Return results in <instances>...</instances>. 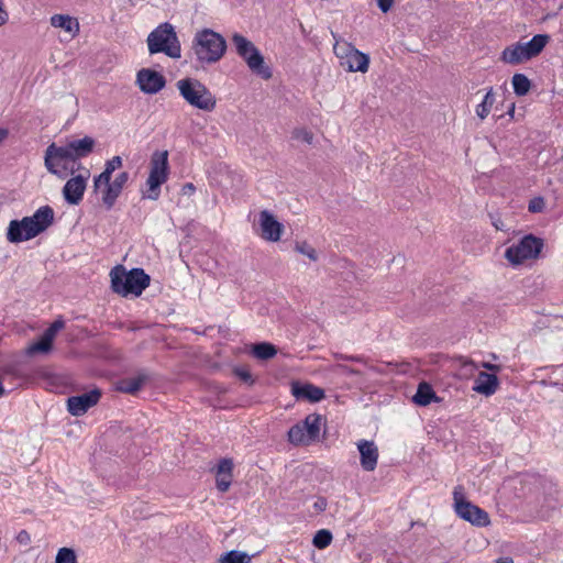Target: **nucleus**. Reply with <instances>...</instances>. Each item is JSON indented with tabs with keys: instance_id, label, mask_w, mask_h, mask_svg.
Here are the masks:
<instances>
[{
	"instance_id": "ea45409f",
	"label": "nucleus",
	"mask_w": 563,
	"mask_h": 563,
	"mask_svg": "<svg viewBox=\"0 0 563 563\" xmlns=\"http://www.w3.org/2000/svg\"><path fill=\"white\" fill-rule=\"evenodd\" d=\"M233 372L234 375L239 377L242 382L249 385H252L254 383L252 374L246 367H235Z\"/></svg>"
},
{
	"instance_id": "a18cd8bd",
	"label": "nucleus",
	"mask_w": 563,
	"mask_h": 563,
	"mask_svg": "<svg viewBox=\"0 0 563 563\" xmlns=\"http://www.w3.org/2000/svg\"><path fill=\"white\" fill-rule=\"evenodd\" d=\"M327 506H328V503H327V499L323 498V497H319L314 504H313V508L318 511V512H322L327 509Z\"/></svg>"
},
{
	"instance_id": "de8ad7c7",
	"label": "nucleus",
	"mask_w": 563,
	"mask_h": 563,
	"mask_svg": "<svg viewBox=\"0 0 563 563\" xmlns=\"http://www.w3.org/2000/svg\"><path fill=\"white\" fill-rule=\"evenodd\" d=\"M195 35H221L219 32L213 31L209 27H203L201 30H198Z\"/></svg>"
},
{
	"instance_id": "0eeeda50",
	"label": "nucleus",
	"mask_w": 563,
	"mask_h": 563,
	"mask_svg": "<svg viewBox=\"0 0 563 563\" xmlns=\"http://www.w3.org/2000/svg\"><path fill=\"white\" fill-rule=\"evenodd\" d=\"M233 40L239 56L246 63L252 74L264 80L271 79L273 71L260 49L247 37H233Z\"/></svg>"
},
{
	"instance_id": "a878e982",
	"label": "nucleus",
	"mask_w": 563,
	"mask_h": 563,
	"mask_svg": "<svg viewBox=\"0 0 563 563\" xmlns=\"http://www.w3.org/2000/svg\"><path fill=\"white\" fill-rule=\"evenodd\" d=\"M253 355L258 360H269L277 354V349L268 342L256 343L252 346Z\"/></svg>"
},
{
	"instance_id": "f3484780",
	"label": "nucleus",
	"mask_w": 563,
	"mask_h": 563,
	"mask_svg": "<svg viewBox=\"0 0 563 563\" xmlns=\"http://www.w3.org/2000/svg\"><path fill=\"white\" fill-rule=\"evenodd\" d=\"M151 54L165 53L172 58L180 57V43L178 37H147Z\"/></svg>"
},
{
	"instance_id": "cd10ccee",
	"label": "nucleus",
	"mask_w": 563,
	"mask_h": 563,
	"mask_svg": "<svg viewBox=\"0 0 563 563\" xmlns=\"http://www.w3.org/2000/svg\"><path fill=\"white\" fill-rule=\"evenodd\" d=\"M511 84L514 92L519 97L526 96L531 88V81L525 74H515Z\"/></svg>"
},
{
	"instance_id": "f03ea898",
	"label": "nucleus",
	"mask_w": 563,
	"mask_h": 563,
	"mask_svg": "<svg viewBox=\"0 0 563 563\" xmlns=\"http://www.w3.org/2000/svg\"><path fill=\"white\" fill-rule=\"evenodd\" d=\"M111 288L113 292L128 297L133 295L135 297L148 287L151 278L143 268H132L126 271L122 265L112 268L111 273Z\"/></svg>"
},
{
	"instance_id": "4be33fe9",
	"label": "nucleus",
	"mask_w": 563,
	"mask_h": 563,
	"mask_svg": "<svg viewBox=\"0 0 563 563\" xmlns=\"http://www.w3.org/2000/svg\"><path fill=\"white\" fill-rule=\"evenodd\" d=\"M498 385L499 380L495 374L479 372L474 382L473 390L484 396H490L495 394Z\"/></svg>"
},
{
	"instance_id": "1a4fd4ad",
	"label": "nucleus",
	"mask_w": 563,
	"mask_h": 563,
	"mask_svg": "<svg viewBox=\"0 0 563 563\" xmlns=\"http://www.w3.org/2000/svg\"><path fill=\"white\" fill-rule=\"evenodd\" d=\"M453 500L454 511L461 519L476 527H487L490 523L487 511L466 499L462 485L454 487Z\"/></svg>"
},
{
	"instance_id": "6e6552de",
	"label": "nucleus",
	"mask_w": 563,
	"mask_h": 563,
	"mask_svg": "<svg viewBox=\"0 0 563 563\" xmlns=\"http://www.w3.org/2000/svg\"><path fill=\"white\" fill-rule=\"evenodd\" d=\"M333 52L340 60V66L347 71L365 73L368 68V56L356 49L344 37H334Z\"/></svg>"
},
{
	"instance_id": "4c0bfd02",
	"label": "nucleus",
	"mask_w": 563,
	"mask_h": 563,
	"mask_svg": "<svg viewBox=\"0 0 563 563\" xmlns=\"http://www.w3.org/2000/svg\"><path fill=\"white\" fill-rule=\"evenodd\" d=\"M111 177H112L111 172H109L104 168L100 175H98L93 178L95 190H97L100 187V185H102V184L106 185V187H108V184L111 183Z\"/></svg>"
},
{
	"instance_id": "8fccbe9b",
	"label": "nucleus",
	"mask_w": 563,
	"mask_h": 563,
	"mask_svg": "<svg viewBox=\"0 0 563 563\" xmlns=\"http://www.w3.org/2000/svg\"><path fill=\"white\" fill-rule=\"evenodd\" d=\"M483 367L488 369V371H492V372H499L500 371V366L499 365H495V364H490V363H483Z\"/></svg>"
},
{
	"instance_id": "473e14b6",
	"label": "nucleus",
	"mask_w": 563,
	"mask_h": 563,
	"mask_svg": "<svg viewBox=\"0 0 563 563\" xmlns=\"http://www.w3.org/2000/svg\"><path fill=\"white\" fill-rule=\"evenodd\" d=\"M55 563H77L75 551L69 548L59 549Z\"/></svg>"
},
{
	"instance_id": "5fc2aeb1",
	"label": "nucleus",
	"mask_w": 563,
	"mask_h": 563,
	"mask_svg": "<svg viewBox=\"0 0 563 563\" xmlns=\"http://www.w3.org/2000/svg\"><path fill=\"white\" fill-rule=\"evenodd\" d=\"M4 388L2 386V384L0 383V397H2L4 395Z\"/></svg>"
},
{
	"instance_id": "7ed1b4c3",
	"label": "nucleus",
	"mask_w": 563,
	"mask_h": 563,
	"mask_svg": "<svg viewBox=\"0 0 563 563\" xmlns=\"http://www.w3.org/2000/svg\"><path fill=\"white\" fill-rule=\"evenodd\" d=\"M180 96L192 107L212 111L216 108L217 99L211 91L198 79L184 78L177 81Z\"/></svg>"
},
{
	"instance_id": "58836bf2",
	"label": "nucleus",
	"mask_w": 563,
	"mask_h": 563,
	"mask_svg": "<svg viewBox=\"0 0 563 563\" xmlns=\"http://www.w3.org/2000/svg\"><path fill=\"white\" fill-rule=\"evenodd\" d=\"M292 137L296 140H300L307 144H311L313 140V134L306 129H296L292 132Z\"/></svg>"
},
{
	"instance_id": "c85d7f7f",
	"label": "nucleus",
	"mask_w": 563,
	"mask_h": 563,
	"mask_svg": "<svg viewBox=\"0 0 563 563\" xmlns=\"http://www.w3.org/2000/svg\"><path fill=\"white\" fill-rule=\"evenodd\" d=\"M495 103V96L493 88L490 87L486 95L484 96L483 101L476 107V114L481 120H484L489 114L493 106Z\"/></svg>"
},
{
	"instance_id": "3c124183",
	"label": "nucleus",
	"mask_w": 563,
	"mask_h": 563,
	"mask_svg": "<svg viewBox=\"0 0 563 563\" xmlns=\"http://www.w3.org/2000/svg\"><path fill=\"white\" fill-rule=\"evenodd\" d=\"M378 8L383 13H387V0H376Z\"/></svg>"
},
{
	"instance_id": "09e8293b",
	"label": "nucleus",
	"mask_w": 563,
	"mask_h": 563,
	"mask_svg": "<svg viewBox=\"0 0 563 563\" xmlns=\"http://www.w3.org/2000/svg\"><path fill=\"white\" fill-rule=\"evenodd\" d=\"M8 20V13L3 10V2L0 0V25Z\"/></svg>"
},
{
	"instance_id": "c756f323",
	"label": "nucleus",
	"mask_w": 563,
	"mask_h": 563,
	"mask_svg": "<svg viewBox=\"0 0 563 563\" xmlns=\"http://www.w3.org/2000/svg\"><path fill=\"white\" fill-rule=\"evenodd\" d=\"M218 563H251V556L246 552L231 550L222 554Z\"/></svg>"
},
{
	"instance_id": "603ef678",
	"label": "nucleus",
	"mask_w": 563,
	"mask_h": 563,
	"mask_svg": "<svg viewBox=\"0 0 563 563\" xmlns=\"http://www.w3.org/2000/svg\"><path fill=\"white\" fill-rule=\"evenodd\" d=\"M496 563H514V559L510 556H500L496 560Z\"/></svg>"
},
{
	"instance_id": "c9c22d12",
	"label": "nucleus",
	"mask_w": 563,
	"mask_h": 563,
	"mask_svg": "<svg viewBox=\"0 0 563 563\" xmlns=\"http://www.w3.org/2000/svg\"><path fill=\"white\" fill-rule=\"evenodd\" d=\"M148 35H176L174 26L168 23L164 22L161 23L157 27L152 30Z\"/></svg>"
},
{
	"instance_id": "393cba45",
	"label": "nucleus",
	"mask_w": 563,
	"mask_h": 563,
	"mask_svg": "<svg viewBox=\"0 0 563 563\" xmlns=\"http://www.w3.org/2000/svg\"><path fill=\"white\" fill-rule=\"evenodd\" d=\"M147 377L145 375H139L133 378L122 379L118 384V390L133 395L141 389Z\"/></svg>"
},
{
	"instance_id": "5701e85b",
	"label": "nucleus",
	"mask_w": 563,
	"mask_h": 563,
	"mask_svg": "<svg viewBox=\"0 0 563 563\" xmlns=\"http://www.w3.org/2000/svg\"><path fill=\"white\" fill-rule=\"evenodd\" d=\"M51 25L59 27L66 33L77 35L79 33V22L76 18L68 14H54L51 16Z\"/></svg>"
},
{
	"instance_id": "f704fd0d",
	"label": "nucleus",
	"mask_w": 563,
	"mask_h": 563,
	"mask_svg": "<svg viewBox=\"0 0 563 563\" xmlns=\"http://www.w3.org/2000/svg\"><path fill=\"white\" fill-rule=\"evenodd\" d=\"M64 327L65 321L63 320L62 317H59L53 323H51V325L44 331V334L54 341L57 332L64 329Z\"/></svg>"
},
{
	"instance_id": "6ab92c4d",
	"label": "nucleus",
	"mask_w": 563,
	"mask_h": 563,
	"mask_svg": "<svg viewBox=\"0 0 563 563\" xmlns=\"http://www.w3.org/2000/svg\"><path fill=\"white\" fill-rule=\"evenodd\" d=\"M95 145L96 141L91 136H85L79 140H73L63 147L70 153L73 163H78L79 159L92 153Z\"/></svg>"
},
{
	"instance_id": "49530a36",
	"label": "nucleus",
	"mask_w": 563,
	"mask_h": 563,
	"mask_svg": "<svg viewBox=\"0 0 563 563\" xmlns=\"http://www.w3.org/2000/svg\"><path fill=\"white\" fill-rule=\"evenodd\" d=\"M196 191V187L192 183H186L181 187V195L191 196Z\"/></svg>"
},
{
	"instance_id": "dca6fc26",
	"label": "nucleus",
	"mask_w": 563,
	"mask_h": 563,
	"mask_svg": "<svg viewBox=\"0 0 563 563\" xmlns=\"http://www.w3.org/2000/svg\"><path fill=\"white\" fill-rule=\"evenodd\" d=\"M261 236L269 242H277L284 232V225L268 210L260 212Z\"/></svg>"
},
{
	"instance_id": "a211bd4d",
	"label": "nucleus",
	"mask_w": 563,
	"mask_h": 563,
	"mask_svg": "<svg viewBox=\"0 0 563 563\" xmlns=\"http://www.w3.org/2000/svg\"><path fill=\"white\" fill-rule=\"evenodd\" d=\"M130 179V175L128 172L119 173L114 179L108 184V187L104 188L102 194V202L108 210H110L119 196L121 195L123 188L126 186Z\"/></svg>"
},
{
	"instance_id": "a19ab883",
	"label": "nucleus",
	"mask_w": 563,
	"mask_h": 563,
	"mask_svg": "<svg viewBox=\"0 0 563 563\" xmlns=\"http://www.w3.org/2000/svg\"><path fill=\"white\" fill-rule=\"evenodd\" d=\"M122 164H123V161H122L121 156L115 155L111 159H108L106 162L104 168L107 170L111 172V174H113L115 169L122 167Z\"/></svg>"
},
{
	"instance_id": "9b49d317",
	"label": "nucleus",
	"mask_w": 563,
	"mask_h": 563,
	"mask_svg": "<svg viewBox=\"0 0 563 563\" xmlns=\"http://www.w3.org/2000/svg\"><path fill=\"white\" fill-rule=\"evenodd\" d=\"M544 242L541 238L534 236L533 234H527L519 240L517 244H512L507 247L505 257L512 265H520L527 260H533L539 256Z\"/></svg>"
},
{
	"instance_id": "37998d69",
	"label": "nucleus",
	"mask_w": 563,
	"mask_h": 563,
	"mask_svg": "<svg viewBox=\"0 0 563 563\" xmlns=\"http://www.w3.org/2000/svg\"><path fill=\"white\" fill-rule=\"evenodd\" d=\"M15 540L19 544L23 547H27L31 543V536L26 530H21L16 537Z\"/></svg>"
},
{
	"instance_id": "412c9836",
	"label": "nucleus",
	"mask_w": 563,
	"mask_h": 563,
	"mask_svg": "<svg viewBox=\"0 0 563 563\" xmlns=\"http://www.w3.org/2000/svg\"><path fill=\"white\" fill-rule=\"evenodd\" d=\"M291 393L297 399H303L310 402H318L325 397L324 390L312 384L294 383Z\"/></svg>"
},
{
	"instance_id": "4468645a",
	"label": "nucleus",
	"mask_w": 563,
	"mask_h": 563,
	"mask_svg": "<svg viewBox=\"0 0 563 563\" xmlns=\"http://www.w3.org/2000/svg\"><path fill=\"white\" fill-rule=\"evenodd\" d=\"M136 84L144 93L154 95L165 87L166 79L156 70L142 68L137 71Z\"/></svg>"
},
{
	"instance_id": "ddd939ff",
	"label": "nucleus",
	"mask_w": 563,
	"mask_h": 563,
	"mask_svg": "<svg viewBox=\"0 0 563 563\" xmlns=\"http://www.w3.org/2000/svg\"><path fill=\"white\" fill-rule=\"evenodd\" d=\"M100 397L101 391L98 388H93L82 395L71 396L67 399V410L71 416H82L98 404Z\"/></svg>"
},
{
	"instance_id": "79ce46f5",
	"label": "nucleus",
	"mask_w": 563,
	"mask_h": 563,
	"mask_svg": "<svg viewBox=\"0 0 563 563\" xmlns=\"http://www.w3.org/2000/svg\"><path fill=\"white\" fill-rule=\"evenodd\" d=\"M489 218H490L492 225L496 230L503 231V232L508 231V228L506 227V224L504 223V221L501 220L499 214L489 213Z\"/></svg>"
},
{
	"instance_id": "bb28decb",
	"label": "nucleus",
	"mask_w": 563,
	"mask_h": 563,
	"mask_svg": "<svg viewBox=\"0 0 563 563\" xmlns=\"http://www.w3.org/2000/svg\"><path fill=\"white\" fill-rule=\"evenodd\" d=\"M52 347H53V340L51 338H47L43 333L42 336L38 339V341L32 343L26 349V354L30 356L40 354V353L46 354V353L51 352Z\"/></svg>"
},
{
	"instance_id": "7c9ffc66",
	"label": "nucleus",
	"mask_w": 563,
	"mask_h": 563,
	"mask_svg": "<svg viewBox=\"0 0 563 563\" xmlns=\"http://www.w3.org/2000/svg\"><path fill=\"white\" fill-rule=\"evenodd\" d=\"M331 541L332 533L327 529H321L314 534L312 543L317 549L321 550L330 545Z\"/></svg>"
},
{
	"instance_id": "f8f14e48",
	"label": "nucleus",
	"mask_w": 563,
	"mask_h": 563,
	"mask_svg": "<svg viewBox=\"0 0 563 563\" xmlns=\"http://www.w3.org/2000/svg\"><path fill=\"white\" fill-rule=\"evenodd\" d=\"M192 51L201 63H216L227 51L224 37H195Z\"/></svg>"
},
{
	"instance_id": "20e7f679",
	"label": "nucleus",
	"mask_w": 563,
	"mask_h": 563,
	"mask_svg": "<svg viewBox=\"0 0 563 563\" xmlns=\"http://www.w3.org/2000/svg\"><path fill=\"white\" fill-rule=\"evenodd\" d=\"M168 175V152L155 151L151 156L150 174L146 179L147 191L143 194V198L157 200L161 196V187L167 181Z\"/></svg>"
},
{
	"instance_id": "c03bdc74",
	"label": "nucleus",
	"mask_w": 563,
	"mask_h": 563,
	"mask_svg": "<svg viewBox=\"0 0 563 563\" xmlns=\"http://www.w3.org/2000/svg\"><path fill=\"white\" fill-rule=\"evenodd\" d=\"M543 199L542 198H536L530 201L529 203V211L531 212H540L543 208Z\"/></svg>"
},
{
	"instance_id": "864d4df0",
	"label": "nucleus",
	"mask_w": 563,
	"mask_h": 563,
	"mask_svg": "<svg viewBox=\"0 0 563 563\" xmlns=\"http://www.w3.org/2000/svg\"><path fill=\"white\" fill-rule=\"evenodd\" d=\"M9 131L4 128H0V144L8 137Z\"/></svg>"
},
{
	"instance_id": "6e6d98bb",
	"label": "nucleus",
	"mask_w": 563,
	"mask_h": 563,
	"mask_svg": "<svg viewBox=\"0 0 563 563\" xmlns=\"http://www.w3.org/2000/svg\"><path fill=\"white\" fill-rule=\"evenodd\" d=\"M388 5H389V9H391V7L394 5V0H389Z\"/></svg>"
},
{
	"instance_id": "2f4dec72",
	"label": "nucleus",
	"mask_w": 563,
	"mask_h": 563,
	"mask_svg": "<svg viewBox=\"0 0 563 563\" xmlns=\"http://www.w3.org/2000/svg\"><path fill=\"white\" fill-rule=\"evenodd\" d=\"M295 250L313 262L318 260V253L316 249L307 242H297L295 245Z\"/></svg>"
},
{
	"instance_id": "aec40b11",
	"label": "nucleus",
	"mask_w": 563,
	"mask_h": 563,
	"mask_svg": "<svg viewBox=\"0 0 563 563\" xmlns=\"http://www.w3.org/2000/svg\"><path fill=\"white\" fill-rule=\"evenodd\" d=\"M361 466L364 471L372 472L376 468L378 450L373 441L360 440L357 443Z\"/></svg>"
},
{
	"instance_id": "b1692460",
	"label": "nucleus",
	"mask_w": 563,
	"mask_h": 563,
	"mask_svg": "<svg viewBox=\"0 0 563 563\" xmlns=\"http://www.w3.org/2000/svg\"><path fill=\"white\" fill-rule=\"evenodd\" d=\"M412 401L418 406L426 407L432 401H439V398L432 386L426 382H422L418 385L417 391L412 396Z\"/></svg>"
},
{
	"instance_id": "2eb2a0df",
	"label": "nucleus",
	"mask_w": 563,
	"mask_h": 563,
	"mask_svg": "<svg viewBox=\"0 0 563 563\" xmlns=\"http://www.w3.org/2000/svg\"><path fill=\"white\" fill-rule=\"evenodd\" d=\"M88 178L89 170H86V175H77L66 181L63 187V196L67 203L73 206L80 203L84 198Z\"/></svg>"
},
{
	"instance_id": "f257e3e1",
	"label": "nucleus",
	"mask_w": 563,
	"mask_h": 563,
	"mask_svg": "<svg viewBox=\"0 0 563 563\" xmlns=\"http://www.w3.org/2000/svg\"><path fill=\"white\" fill-rule=\"evenodd\" d=\"M54 222V210L51 206L40 207L32 216L21 220H11L7 229L10 243H21L34 239L47 230Z\"/></svg>"
},
{
	"instance_id": "39448f33",
	"label": "nucleus",
	"mask_w": 563,
	"mask_h": 563,
	"mask_svg": "<svg viewBox=\"0 0 563 563\" xmlns=\"http://www.w3.org/2000/svg\"><path fill=\"white\" fill-rule=\"evenodd\" d=\"M44 165L48 173L59 179H66L82 167L80 163H73L70 153L63 146L56 145V143H52L46 147Z\"/></svg>"
},
{
	"instance_id": "72a5a7b5",
	"label": "nucleus",
	"mask_w": 563,
	"mask_h": 563,
	"mask_svg": "<svg viewBox=\"0 0 563 563\" xmlns=\"http://www.w3.org/2000/svg\"><path fill=\"white\" fill-rule=\"evenodd\" d=\"M233 474H216V486L219 492L225 493L229 490L232 483Z\"/></svg>"
},
{
	"instance_id": "e433bc0d",
	"label": "nucleus",
	"mask_w": 563,
	"mask_h": 563,
	"mask_svg": "<svg viewBox=\"0 0 563 563\" xmlns=\"http://www.w3.org/2000/svg\"><path fill=\"white\" fill-rule=\"evenodd\" d=\"M233 467L232 459H221L217 465L216 474H233Z\"/></svg>"
},
{
	"instance_id": "423d86ee",
	"label": "nucleus",
	"mask_w": 563,
	"mask_h": 563,
	"mask_svg": "<svg viewBox=\"0 0 563 563\" xmlns=\"http://www.w3.org/2000/svg\"><path fill=\"white\" fill-rule=\"evenodd\" d=\"M323 423V416L310 413L301 422L294 424L288 430V441L295 446H309L319 441Z\"/></svg>"
},
{
	"instance_id": "9d476101",
	"label": "nucleus",
	"mask_w": 563,
	"mask_h": 563,
	"mask_svg": "<svg viewBox=\"0 0 563 563\" xmlns=\"http://www.w3.org/2000/svg\"><path fill=\"white\" fill-rule=\"evenodd\" d=\"M550 37H531L527 43H516L507 46L501 53V59L511 65H518L538 56L547 46Z\"/></svg>"
}]
</instances>
